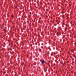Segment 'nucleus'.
<instances>
[{"label": "nucleus", "instance_id": "nucleus-9", "mask_svg": "<svg viewBox=\"0 0 76 76\" xmlns=\"http://www.w3.org/2000/svg\"><path fill=\"white\" fill-rule=\"evenodd\" d=\"M56 35H57V32H56Z\"/></svg>", "mask_w": 76, "mask_h": 76}, {"label": "nucleus", "instance_id": "nucleus-2", "mask_svg": "<svg viewBox=\"0 0 76 76\" xmlns=\"http://www.w3.org/2000/svg\"><path fill=\"white\" fill-rule=\"evenodd\" d=\"M39 51H41V49L40 48H39Z\"/></svg>", "mask_w": 76, "mask_h": 76}, {"label": "nucleus", "instance_id": "nucleus-14", "mask_svg": "<svg viewBox=\"0 0 76 76\" xmlns=\"http://www.w3.org/2000/svg\"><path fill=\"white\" fill-rule=\"evenodd\" d=\"M54 53L55 54V53Z\"/></svg>", "mask_w": 76, "mask_h": 76}, {"label": "nucleus", "instance_id": "nucleus-17", "mask_svg": "<svg viewBox=\"0 0 76 76\" xmlns=\"http://www.w3.org/2000/svg\"><path fill=\"white\" fill-rule=\"evenodd\" d=\"M56 22H57V20L56 21Z\"/></svg>", "mask_w": 76, "mask_h": 76}, {"label": "nucleus", "instance_id": "nucleus-15", "mask_svg": "<svg viewBox=\"0 0 76 76\" xmlns=\"http://www.w3.org/2000/svg\"><path fill=\"white\" fill-rule=\"evenodd\" d=\"M58 6H59V5H58Z\"/></svg>", "mask_w": 76, "mask_h": 76}, {"label": "nucleus", "instance_id": "nucleus-11", "mask_svg": "<svg viewBox=\"0 0 76 76\" xmlns=\"http://www.w3.org/2000/svg\"><path fill=\"white\" fill-rule=\"evenodd\" d=\"M50 62H53V61H50Z\"/></svg>", "mask_w": 76, "mask_h": 76}, {"label": "nucleus", "instance_id": "nucleus-7", "mask_svg": "<svg viewBox=\"0 0 76 76\" xmlns=\"http://www.w3.org/2000/svg\"><path fill=\"white\" fill-rule=\"evenodd\" d=\"M13 16H12V18H13Z\"/></svg>", "mask_w": 76, "mask_h": 76}, {"label": "nucleus", "instance_id": "nucleus-13", "mask_svg": "<svg viewBox=\"0 0 76 76\" xmlns=\"http://www.w3.org/2000/svg\"><path fill=\"white\" fill-rule=\"evenodd\" d=\"M57 24H58V23H57Z\"/></svg>", "mask_w": 76, "mask_h": 76}, {"label": "nucleus", "instance_id": "nucleus-3", "mask_svg": "<svg viewBox=\"0 0 76 76\" xmlns=\"http://www.w3.org/2000/svg\"><path fill=\"white\" fill-rule=\"evenodd\" d=\"M61 13H62V14H63V13H64V12H61Z\"/></svg>", "mask_w": 76, "mask_h": 76}, {"label": "nucleus", "instance_id": "nucleus-6", "mask_svg": "<svg viewBox=\"0 0 76 76\" xmlns=\"http://www.w3.org/2000/svg\"><path fill=\"white\" fill-rule=\"evenodd\" d=\"M51 56H53V54H51Z\"/></svg>", "mask_w": 76, "mask_h": 76}, {"label": "nucleus", "instance_id": "nucleus-12", "mask_svg": "<svg viewBox=\"0 0 76 76\" xmlns=\"http://www.w3.org/2000/svg\"><path fill=\"white\" fill-rule=\"evenodd\" d=\"M55 58H57V57H55Z\"/></svg>", "mask_w": 76, "mask_h": 76}, {"label": "nucleus", "instance_id": "nucleus-4", "mask_svg": "<svg viewBox=\"0 0 76 76\" xmlns=\"http://www.w3.org/2000/svg\"><path fill=\"white\" fill-rule=\"evenodd\" d=\"M44 71L45 72H46V70H44Z\"/></svg>", "mask_w": 76, "mask_h": 76}, {"label": "nucleus", "instance_id": "nucleus-10", "mask_svg": "<svg viewBox=\"0 0 76 76\" xmlns=\"http://www.w3.org/2000/svg\"><path fill=\"white\" fill-rule=\"evenodd\" d=\"M43 48V47H42V48Z\"/></svg>", "mask_w": 76, "mask_h": 76}, {"label": "nucleus", "instance_id": "nucleus-5", "mask_svg": "<svg viewBox=\"0 0 76 76\" xmlns=\"http://www.w3.org/2000/svg\"><path fill=\"white\" fill-rule=\"evenodd\" d=\"M56 61H57V60H55V62H56Z\"/></svg>", "mask_w": 76, "mask_h": 76}, {"label": "nucleus", "instance_id": "nucleus-16", "mask_svg": "<svg viewBox=\"0 0 76 76\" xmlns=\"http://www.w3.org/2000/svg\"><path fill=\"white\" fill-rule=\"evenodd\" d=\"M73 55H74L73 54L72 55L73 56Z\"/></svg>", "mask_w": 76, "mask_h": 76}, {"label": "nucleus", "instance_id": "nucleus-8", "mask_svg": "<svg viewBox=\"0 0 76 76\" xmlns=\"http://www.w3.org/2000/svg\"><path fill=\"white\" fill-rule=\"evenodd\" d=\"M64 17V15H63V17Z\"/></svg>", "mask_w": 76, "mask_h": 76}, {"label": "nucleus", "instance_id": "nucleus-1", "mask_svg": "<svg viewBox=\"0 0 76 76\" xmlns=\"http://www.w3.org/2000/svg\"><path fill=\"white\" fill-rule=\"evenodd\" d=\"M42 64H44L45 63V61L44 60H42L41 61Z\"/></svg>", "mask_w": 76, "mask_h": 76}]
</instances>
